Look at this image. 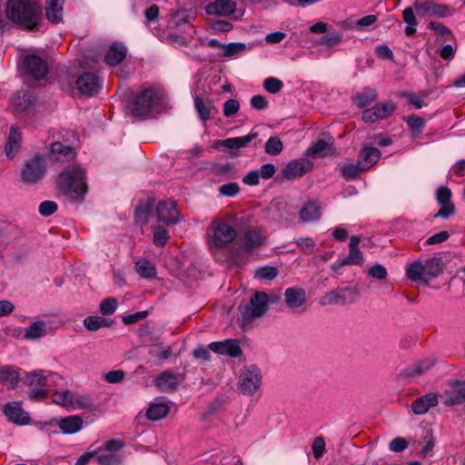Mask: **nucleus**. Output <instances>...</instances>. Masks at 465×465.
Instances as JSON below:
<instances>
[{
    "label": "nucleus",
    "instance_id": "obj_16",
    "mask_svg": "<svg viewBox=\"0 0 465 465\" xmlns=\"http://www.w3.org/2000/svg\"><path fill=\"white\" fill-rule=\"evenodd\" d=\"M209 349L215 353L228 355L232 358L239 357L242 353L239 341L232 339L211 342Z\"/></svg>",
    "mask_w": 465,
    "mask_h": 465
},
{
    "label": "nucleus",
    "instance_id": "obj_5",
    "mask_svg": "<svg viewBox=\"0 0 465 465\" xmlns=\"http://www.w3.org/2000/svg\"><path fill=\"white\" fill-rule=\"evenodd\" d=\"M208 245L213 253L225 249L236 238V230L223 221H213L208 231Z\"/></svg>",
    "mask_w": 465,
    "mask_h": 465
},
{
    "label": "nucleus",
    "instance_id": "obj_42",
    "mask_svg": "<svg viewBox=\"0 0 465 465\" xmlns=\"http://www.w3.org/2000/svg\"><path fill=\"white\" fill-rule=\"evenodd\" d=\"M414 7H407L403 10V20L407 24L405 27V34L409 36L416 33V25H418L417 19L414 15Z\"/></svg>",
    "mask_w": 465,
    "mask_h": 465
},
{
    "label": "nucleus",
    "instance_id": "obj_24",
    "mask_svg": "<svg viewBox=\"0 0 465 465\" xmlns=\"http://www.w3.org/2000/svg\"><path fill=\"white\" fill-rule=\"evenodd\" d=\"M64 0H45V17L51 23H60L64 17Z\"/></svg>",
    "mask_w": 465,
    "mask_h": 465
},
{
    "label": "nucleus",
    "instance_id": "obj_61",
    "mask_svg": "<svg viewBox=\"0 0 465 465\" xmlns=\"http://www.w3.org/2000/svg\"><path fill=\"white\" fill-rule=\"evenodd\" d=\"M451 191L446 186H440L436 191V199L440 204L450 203Z\"/></svg>",
    "mask_w": 465,
    "mask_h": 465
},
{
    "label": "nucleus",
    "instance_id": "obj_51",
    "mask_svg": "<svg viewBox=\"0 0 465 465\" xmlns=\"http://www.w3.org/2000/svg\"><path fill=\"white\" fill-rule=\"evenodd\" d=\"M53 401L61 406H67L73 402V395L67 390L59 391L53 394Z\"/></svg>",
    "mask_w": 465,
    "mask_h": 465
},
{
    "label": "nucleus",
    "instance_id": "obj_41",
    "mask_svg": "<svg viewBox=\"0 0 465 465\" xmlns=\"http://www.w3.org/2000/svg\"><path fill=\"white\" fill-rule=\"evenodd\" d=\"M135 268L139 275L143 278H153L156 275V269L153 262L148 260H139L135 263Z\"/></svg>",
    "mask_w": 465,
    "mask_h": 465
},
{
    "label": "nucleus",
    "instance_id": "obj_23",
    "mask_svg": "<svg viewBox=\"0 0 465 465\" xmlns=\"http://www.w3.org/2000/svg\"><path fill=\"white\" fill-rule=\"evenodd\" d=\"M438 402L437 394L430 392L416 399L411 404V409L415 414L421 415L428 412L431 407L437 406Z\"/></svg>",
    "mask_w": 465,
    "mask_h": 465
},
{
    "label": "nucleus",
    "instance_id": "obj_21",
    "mask_svg": "<svg viewBox=\"0 0 465 465\" xmlns=\"http://www.w3.org/2000/svg\"><path fill=\"white\" fill-rule=\"evenodd\" d=\"M22 143L21 131L16 125H12L5 146V155L13 159L18 153Z\"/></svg>",
    "mask_w": 465,
    "mask_h": 465
},
{
    "label": "nucleus",
    "instance_id": "obj_12",
    "mask_svg": "<svg viewBox=\"0 0 465 465\" xmlns=\"http://www.w3.org/2000/svg\"><path fill=\"white\" fill-rule=\"evenodd\" d=\"M284 302L290 310L294 312L305 311L306 292L299 287L287 288L284 292Z\"/></svg>",
    "mask_w": 465,
    "mask_h": 465
},
{
    "label": "nucleus",
    "instance_id": "obj_2",
    "mask_svg": "<svg viewBox=\"0 0 465 465\" xmlns=\"http://www.w3.org/2000/svg\"><path fill=\"white\" fill-rule=\"evenodd\" d=\"M165 106V93L159 88L150 87L136 94L128 106L132 116L146 119L159 114Z\"/></svg>",
    "mask_w": 465,
    "mask_h": 465
},
{
    "label": "nucleus",
    "instance_id": "obj_50",
    "mask_svg": "<svg viewBox=\"0 0 465 465\" xmlns=\"http://www.w3.org/2000/svg\"><path fill=\"white\" fill-rule=\"evenodd\" d=\"M362 167L363 165L358 161L355 164H346L342 166L341 173L346 178L352 179L358 176L362 171H365V168Z\"/></svg>",
    "mask_w": 465,
    "mask_h": 465
},
{
    "label": "nucleus",
    "instance_id": "obj_27",
    "mask_svg": "<svg viewBox=\"0 0 465 465\" xmlns=\"http://www.w3.org/2000/svg\"><path fill=\"white\" fill-rule=\"evenodd\" d=\"M155 385L162 391H173L178 385V377L173 371H165L156 378Z\"/></svg>",
    "mask_w": 465,
    "mask_h": 465
},
{
    "label": "nucleus",
    "instance_id": "obj_31",
    "mask_svg": "<svg viewBox=\"0 0 465 465\" xmlns=\"http://www.w3.org/2000/svg\"><path fill=\"white\" fill-rule=\"evenodd\" d=\"M57 425L63 433L73 434L78 432L82 429L83 420L76 415L68 416L61 419Z\"/></svg>",
    "mask_w": 465,
    "mask_h": 465
},
{
    "label": "nucleus",
    "instance_id": "obj_62",
    "mask_svg": "<svg viewBox=\"0 0 465 465\" xmlns=\"http://www.w3.org/2000/svg\"><path fill=\"white\" fill-rule=\"evenodd\" d=\"M313 456L315 459H320L322 457V455L325 452V442L322 437H316L313 440L312 445Z\"/></svg>",
    "mask_w": 465,
    "mask_h": 465
},
{
    "label": "nucleus",
    "instance_id": "obj_13",
    "mask_svg": "<svg viewBox=\"0 0 465 465\" xmlns=\"http://www.w3.org/2000/svg\"><path fill=\"white\" fill-rule=\"evenodd\" d=\"M396 109L392 102H385L375 104L373 107L365 110L362 113V120L366 123H374L378 120L385 119L390 116Z\"/></svg>",
    "mask_w": 465,
    "mask_h": 465
},
{
    "label": "nucleus",
    "instance_id": "obj_58",
    "mask_svg": "<svg viewBox=\"0 0 465 465\" xmlns=\"http://www.w3.org/2000/svg\"><path fill=\"white\" fill-rule=\"evenodd\" d=\"M368 274L374 279L384 280L387 278L388 272L383 265L376 263L368 270Z\"/></svg>",
    "mask_w": 465,
    "mask_h": 465
},
{
    "label": "nucleus",
    "instance_id": "obj_44",
    "mask_svg": "<svg viewBox=\"0 0 465 465\" xmlns=\"http://www.w3.org/2000/svg\"><path fill=\"white\" fill-rule=\"evenodd\" d=\"M12 103L18 111H24L32 104V96L25 91H19L12 97Z\"/></svg>",
    "mask_w": 465,
    "mask_h": 465
},
{
    "label": "nucleus",
    "instance_id": "obj_53",
    "mask_svg": "<svg viewBox=\"0 0 465 465\" xmlns=\"http://www.w3.org/2000/svg\"><path fill=\"white\" fill-rule=\"evenodd\" d=\"M117 300L115 298L104 299L100 304V312L103 315H112L117 309Z\"/></svg>",
    "mask_w": 465,
    "mask_h": 465
},
{
    "label": "nucleus",
    "instance_id": "obj_35",
    "mask_svg": "<svg viewBox=\"0 0 465 465\" xmlns=\"http://www.w3.org/2000/svg\"><path fill=\"white\" fill-rule=\"evenodd\" d=\"M257 136L256 132L250 133L244 136L225 139L222 141V144L228 149H240L247 146Z\"/></svg>",
    "mask_w": 465,
    "mask_h": 465
},
{
    "label": "nucleus",
    "instance_id": "obj_22",
    "mask_svg": "<svg viewBox=\"0 0 465 465\" xmlns=\"http://www.w3.org/2000/svg\"><path fill=\"white\" fill-rule=\"evenodd\" d=\"M444 403L448 406L458 405L465 402V380L456 381L453 388L446 391L442 395Z\"/></svg>",
    "mask_w": 465,
    "mask_h": 465
},
{
    "label": "nucleus",
    "instance_id": "obj_43",
    "mask_svg": "<svg viewBox=\"0 0 465 465\" xmlns=\"http://www.w3.org/2000/svg\"><path fill=\"white\" fill-rule=\"evenodd\" d=\"M341 42L342 34L338 31L332 30L328 31L327 35L319 40L318 45H323L327 48H332L341 44Z\"/></svg>",
    "mask_w": 465,
    "mask_h": 465
},
{
    "label": "nucleus",
    "instance_id": "obj_52",
    "mask_svg": "<svg viewBox=\"0 0 465 465\" xmlns=\"http://www.w3.org/2000/svg\"><path fill=\"white\" fill-rule=\"evenodd\" d=\"M278 274V270L272 266H262L255 271V277L262 280H272Z\"/></svg>",
    "mask_w": 465,
    "mask_h": 465
},
{
    "label": "nucleus",
    "instance_id": "obj_7",
    "mask_svg": "<svg viewBox=\"0 0 465 465\" xmlns=\"http://www.w3.org/2000/svg\"><path fill=\"white\" fill-rule=\"evenodd\" d=\"M360 293L357 288L344 287L338 288L331 292H327L322 298V304L328 305H346L354 303Z\"/></svg>",
    "mask_w": 465,
    "mask_h": 465
},
{
    "label": "nucleus",
    "instance_id": "obj_48",
    "mask_svg": "<svg viewBox=\"0 0 465 465\" xmlns=\"http://www.w3.org/2000/svg\"><path fill=\"white\" fill-rule=\"evenodd\" d=\"M283 144L279 137L272 136L265 143L264 150L270 155H278L282 153Z\"/></svg>",
    "mask_w": 465,
    "mask_h": 465
},
{
    "label": "nucleus",
    "instance_id": "obj_56",
    "mask_svg": "<svg viewBox=\"0 0 465 465\" xmlns=\"http://www.w3.org/2000/svg\"><path fill=\"white\" fill-rule=\"evenodd\" d=\"M219 193L226 197H234L240 192V186L237 183L232 182L223 184L218 189Z\"/></svg>",
    "mask_w": 465,
    "mask_h": 465
},
{
    "label": "nucleus",
    "instance_id": "obj_38",
    "mask_svg": "<svg viewBox=\"0 0 465 465\" xmlns=\"http://www.w3.org/2000/svg\"><path fill=\"white\" fill-rule=\"evenodd\" d=\"M321 217L319 206L312 202L307 203L300 212V218L304 223L317 221Z\"/></svg>",
    "mask_w": 465,
    "mask_h": 465
},
{
    "label": "nucleus",
    "instance_id": "obj_46",
    "mask_svg": "<svg viewBox=\"0 0 465 465\" xmlns=\"http://www.w3.org/2000/svg\"><path fill=\"white\" fill-rule=\"evenodd\" d=\"M378 98V93L375 89L366 88L357 95L356 102L359 107H364L374 102Z\"/></svg>",
    "mask_w": 465,
    "mask_h": 465
},
{
    "label": "nucleus",
    "instance_id": "obj_60",
    "mask_svg": "<svg viewBox=\"0 0 465 465\" xmlns=\"http://www.w3.org/2000/svg\"><path fill=\"white\" fill-rule=\"evenodd\" d=\"M429 27L433 30L439 36L447 34L448 39H454V35L451 31L446 27L443 24L436 21H432L429 24Z\"/></svg>",
    "mask_w": 465,
    "mask_h": 465
},
{
    "label": "nucleus",
    "instance_id": "obj_19",
    "mask_svg": "<svg viewBox=\"0 0 465 465\" xmlns=\"http://www.w3.org/2000/svg\"><path fill=\"white\" fill-rule=\"evenodd\" d=\"M4 413L8 420L17 425H25L30 421L28 412L22 409L18 402L7 403L4 407Z\"/></svg>",
    "mask_w": 465,
    "mask_h": 465
},
{
    "label": "nucleus",
    "instance_id": "obj_49",
    "mask_svg": "<svg viewBox=\"0 0 465 465\" xmlns=\"http://www.w3.org/2000/svg\"><path fill=\"white\" fill-rule=\"evenodd\" d=\"M170 238L169 232L163 227L158 225L153 227V243L158 247H163Z\"/></svg>",
    "mask_w": 465,
    "mask_h": 465
},
{
    "label": "nucleus",
    "instance_id": "obj_37",
    "mask_svg": "<svg viewBox=\"0 0 465 465\" xmlns=\"http://www.w3.org/2000/svg\"><path fill=\"white\" fill-rule=\"evenodd\" d=\"M434 365V361L430 359H425L419 362L414 363L409 368L405 369L404 375L406 377L420 376L430 371Z\"/></svg>",
    "mask_w": 465,
    "mask_h": 465
},
{
    "label": "nucleus",
    "instance_id": "obj_18",
    "mask_svg": "<svg viewBox=\"0 0 465 465\" xmlns=\"http://www.w3.org/2000/svg\"><path fill=\"white\" fill-rule=\"evenodd\" d=\"M334 153L333 140L328 135L319 138L307 150V154L313 157H325L331 155Z\"/></svg>",
    "mask_w": 465,
    "mask_h": 465
},
{
    "label": "nucleus",
    "instance_id": "obj_47",
    "mask_svg": "<svg viewBox=\"0 0 465 465\" xmlns=\"http://www.w3.org/2000/svg\"><path fill=\"white\" fill-rule=\"evenodd\" d=\"M153 203L150 202L141 203L135 211V220L137 223L144 224L148 222L149 213Z\"/></svg>",
    "mask_w": 465,
    "mask_h": 465
},
{
    "label": "nucleus",
    "instance_id": "obj_40",
    "mask_svg": "<svg viewBox=\"0 0 465 465\" xmlns=\"http://www.w3.org/2000/svg\"><path fill=\"white\" fill-rule=\"evenodd\" d=\"M113 323L111 320L100 316H88L84 320V326L92 331H95L102 327H108Z\"/></svg>",
    "mask_w": 465,
    "mask_h": 465
},
{
    "label": "nucleus",
    "instance_id": "obj_20",
    "mask_svg": "<svg viewBox=\"0 0 465 465\" xmlns=\"http://www.w3.org/2000/svg\"><path fill=\"white\" fill-rule=\"evenodd\" d=\"M236 10V4L232 0H215L205 6L210 15L229 16Z\"/></svg>",
    "mask_w": 465,
    "mask_h": 465
},
{
    "label": "nucleus",
    "instance_id": "obj_8",
    "mask_svg": "<svg viewBox=\"0 0 465 465\" xmlns=\"http://www.w3.org/2000/svg\"><path fill=\"white\" fill-rule=\"evenodd\" d=\"M414 9L418 16L446 17L451 15V8L446 5L436 4L429 0H417Z\"/></svg>",
    "mask_w": 465,
    "mask_h": 465
},
{
    "label": "nucleus",
    "instance_id": "obj_57",
    "mask_svg": "<svg viewBox=\"0 0 465 465\" xmlns=\"http://www.w3.org/2000/svg\"><path fill=\"white\" fill-rule=\"evenodd\" d=\"M348 265H361L363 263V254L359 249H350L349 255L344 258Z\"/></svg>",
    "mask_w": 465,
    "mask_h": 465
},
{
    "label": "nucleus",
    "instance_id": "obj_4",
    "mask_svg": "<svg viewBox=\"0 0 465 465\" xmlns=\"http://www.w3.org/2000/svg\"><path fill=\"white\" fill-rule=\"evenodd\" d=\"M275 295H268L264 292H255L249 302L239 307L241 325L243 329L252 327L254 320L262 317L271 304L277 302Z\"/></svg>",
    "mask_w": 465,
    "mask_h": 465
},
{
    "label": "nucleus",
    "instance_id": "obj_10",
    "mask_svg": "<svg viewBox=\"0 0 465 465\" xmlns=\"http://www.w3.org/2000/svg\"><path fill=\"white\" fill-rule=\"evenodd\" d=\"M57 380L62 378L49 371L35 370L25 374L24 383L28 387L46 388L50 381L56 383Z\"/></svg>",
    "mask_w": 465,
    "mask_h": 465
},
{
    "label": "nucleus",
    "instance_id": "obj_11",
    "mask_svg": "<svg viewBox=\"0 0 465 465\" xmlns=\"http://www.w3.org/2000/svg\"><path fill=\"white\" fill-rule=\"evenodd\" d=\"M156 216L159 222L167 225L176 224L180 222L179 212L175 203L171 200L162 201L156 206Z\"/></svg>",
    "mask_w": 465,
    "mask_h": 465
},
{
    "label": "nucleus",
    "instance_id": "obj_14",
    "mask_svg": "<svg viewBox=\"0 0 465 465\" xmlns=\"http://www.w3.org/2000/svg\"><path fill=\"white\" fill-rule=\"evenodd\" d=\"M27 74L35 80L44 79L49 70L46 62L37 55H28L25 59Z\"/></svg>",
    "mask_w": 465,
    "mask_h": 465
},
{
    "label": "nucleus",
    "instance_id": "obj_32",
    "mask_svg": "<svg viewBox=\"0 0 465 465\" xmlns=\"http://www.w3.org/2000/svg\"><path fill=\"white\" fill-rule=\"evenodd\" d=\"M194 106L202 121L207 122L212 114L217 112V109L212 102H204L199 96L194 97Z\"/></svg>",
    "mask_w": 465,
    "mask_h": 465
},
{
    "label": "nucleus",
    "instance_id": "obj_54",
    "mask_svg": "<svg viewBox=\"0 0 465 465\" xmlns=\"http://www.w3.org/2000/svg\"><path fill=\"white\" fill-rule=\"evenodd\" d=\"M245 48L246 45L242 43H230L228 45H223V54L226 57H231L242 53L245 50Z\"/></svg>",
    "mask_w": 465,
    "mask_h": 465
},
{
    "label": "nucleus",
    "instance_id": "obj_39",
    "mask_svg": "<svg viewBox=\"0 0 465 465\" xmlns=\"http://www.w3.org/2000/svg\"><path fill=\"white\" fill-rule=\"evenodd\" d=\"M169 410V406L166 403H151L147 409L146 416L151 420H159L168 414Z\"/></svg>",
    "mask_w": 465,
    "mask_h": 465
},
{
    "label": "nucleus",
    "instance_id": "obj_55",
    "mask_svg": "<svg viewBox=\"0 0 465 465\" xmlns=\"http://www.w3.org/2000/svg\"><path fill=\"white\" fill-rule=\"evenodd\" d=\"M263 88L271 93V94H277L279 93L282 87L283 84L281 80L275 78V77H268L263 82Z\"/></svg>",
    "mask_w": 465,
    "mask_h": 465
},
{
    "label": "nucleus",
    "instance_id": "obj_33",
    "mask_svg": "<svg viewBox=\"0 0 465 465\" xmlns=\"http://www.w3.org/2000/svg\"><path fill=\"white\" fill-rule=\"evenodd\" d=\"M406 274L409 279L415 282H420L424 284L429 282V279L427 278L424 263L420 262H414L409 265L407 268Z\"/></svg>",
    "mask_w": 465,
    "mask_h": 465
},
{
    "label": "nucleus",
    "instance_id": "obj_29",
    "mask_svg": "<svg viewBox=\"0 0 465 465\" xmlns=\"http://www.w3.org/2000/svg\"><path fill=\"white\" fill-rule=\"evenodd\" d=\"M51 156L54 161H71L75 156V152L73 147L64 145L61 143H54L51 145Z\"/></svg>",
    "mask_w": 465,
    "mask_h": 465
},
{
    "label": "nucleus",
    "instance_id": "obj_9",
    "mask_svg": "<svg viewBox=\"0 0 465 465\" xmlns=\"http://www.w3.org/2000/svg\"><path fill=\"white\" fill-rule=\"evenodd\" d=\"M45 165L42 157L35 156L28 160L21 172L23 182L33 183L38 181L45 173Z\"/></svg>",
    "mask_w": 465,
    "mask_h": 465
},
{
    "label": "nucleus",
    "instance_id": "obj_3",
    "mask_svg": "<svg viewBox=\"0 0 465 465\" xmlns=\"http://www.w3.org/2000/svg\"><path fill=\"white\" fill-rule=\"evenodd\" d=\"M57 186L63 195L71 202L84 200L87 192L85 171L80 166L64 169L57 178Z\"/></svg>",
    "mask_w": 465,
    "mask_h": 465
},
{
    "label": "nucleus",
    "instance_id": "obj_45",
    "mask_svg": "<svg viewBox=\"0 0 465 465\" xmlns=\"http://www.w3.org/2000/svg\"><path fill=\"white\" fill-rule=\"evenodd\" d=\"M404 121L411 130L413 136H418L421 134L425 125V121L423 118L417 115H409L404 117Z\"/></svg>",
    "mask_w": 465,
    "mask_h": 465
},
{
    "label": "nucleus",
    "instance_id": "obj_25",
    "mask_svg": "<svg viewBox=\"0 0 465 465\" xmlns=\"http://www.w3.org/2000/svg\"><path fill=\"white\" fill-rule=\"evenodd\" d=\"M242 242L244 250L252 251L264 244L265 236L260 229H252L244 233Z\"/></svg>",
    "mask_w": 465,
    "mask_h": 465
},
{
    "label": "nucleus",
    "instance_id": "obj_26",
    "mask_svg": "<svg viewBox=\"0 0 465 465\" xmlns=\"http://www.w3.org/2000/svg\"><path fill=\"white\" fill-rule=\"evenodd\" d=\"M127 54V48L121 43H113L108 48L104 61L109 65H117L122 62Z\"/></svg>",
    "mask_w": 465,
    "mask_h": 465
},
{
    "label": "nucleus",
    "instance_id": "obj_59",
    "mask_svg": "<svg viewBox=\"0 0 465 465\" xmlns=\"http://www.w3.org/2000/svg\"><path fill=\"white\" fill-rule=\"evenodd\" d=\"M240 109V104L236 99H230L223 104V113L226 117L234 115Z\"/></svg>",
    "mask_w": 465,
    "mask_h": 465
},
{
    "label": "nucleus",
    "instance_id": "obj_36",
    "mask_svg": "<svg viewBox=\"0 0 465 465\" xmlns=\"http://www.w3.org/2000/svg\"><path fill=\"white\" fill-rule=\"evenodd\" d=\"M425 272L429 281L438 277L443 271L444 263L440 257H432L424 263Z\"/></svg>",
    "mask_w": 465,
    "mask_h": 465
},
{
    "label": "nucleus",
    "instance_id": "obj_17",
    "mask_svg": "<svg viewBox=\"0 0 465 465\" xmlns=\"http://www.w3.org/2000/svg\"><path fill=\"white\" fill-rule=\"evenodd\" d=\"M312 168V163L304 158L291 161L282 170V175L289 179L301 177Z\"/></svg>",
    "mask_w": 465,
    "mask_h": 465
},
{
    "label": "nucleus",
    "instance_id": "obj_34",
    "mask_svg": "<svg viewBox=\"0 0 465 465\" xmlns=\"http://www.w3.org/2000/svg\"><path fill=\"white\" fill-rule=\"evenodd\" d=\"M381 157V152L375 147H365L359 155V162L363 165L365 170L372 166Z\"/></svg>",
    "mask_w": 465,
    "mask_h": 465
},
{
    "label": "nucleus",
    "instance_id": "obj_1",
    "mask_svg": "<svg viewBox=\"0 0 465 465\" xmlns=\"http://www.w3.org/2000/svg\"><path fill=\"white\" fill-rule=\"evenodd\" d=\"M5 14L13 23L33 30L41 21L42 5L39 0H8Z\"/></svg>",
    "mask_w": 465,
    "mask_h": 465
},
{
    "label": "nucleus",
    "instance_id": "obj_28",
    "mask_svg": "<svg viewBox=\"0 0 465 465\" xmlns=\"http://www.w3.org/2000/svg\"><path fill=\"white\" fill-rule=\"evenodd\" d=\"M47 335V323L45 321H35L24 330V338L36 341Z\"/></svg>",
    "mask_w": 465,
    "mask_h": 465
},
{
    "label": "nucleus",
    "instance_id": "obj_15",
    "mask_svg": "<svg viewBox=\"0 0 465 465\" xmlns=\"http://www.w3.org/2000/svg\"><path fill=\"white\" fill-rule=\"evenodd\" d=\"M76 84L81 94L91 96L101 89V79L93 73H84L78 77Z\"/></svg>",
    "mask_w": 465,
    "mask_h": 465
},
{
    "label": "nucleus",
    "instance_id": "obj_64",
    "mask_svg": "<svg viewBox=\"0 0 465 465\" xmlns=\"http://www.w3.org/2000/svg\"><path fill=\"white\" fill-rule=\"evenodd\" d=\"M38 210L43 216H49L57 210V204L54 201H44L40 203Z\"/></svg>",
    "mask_w": 465,
    "mask_h": 465
},
{
    "label": "nucleus",
    "instance_id": "obj_63",
    "mask_svg": "<svg viewBox=\"0 0 465 465\" xmlns=\"http://www.w3.org/2000/svg\"><path fill=\"white\" fill-rule=\"evenodd\" d=\"M95 457L100 465H115L119 461L117 455L113 453H98Z\"/></svg>",
    "mask_w": 465,
    "mask_h": 465
},
{
    "label": "nucleus",
    "instance_id": "obj_30",
    "mask_svg": "<svg viewBox=\"0 0 465 465\" xmlns=\"http://www.w3.org/2000/svg\"><path fill=\"white\" fill-rule=\"evenodd\" d=\"M19 381L18 371L11 365H5L0 368V382L9 389L16 387Z\"/></svg>",
    "mask_w": 465,
    "mask_h": 465
},
{
    "label": "nucleus",
    "instance_id": "obj_6",
    "mask_svg": "<svg viewBox=\"0 0 465 465\" xmlns=\"http://www.w3.org/2000/svg\"><path fill=\"white\" fill-rule=\"evenodd\" d=\"M262 373L255 365L244 367L239 378V387L242 393L252 395L261 386Z\"/></svg>",
    "mask_w": 465,
    "mask_h": 465
}]
</instances>
